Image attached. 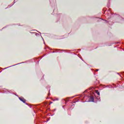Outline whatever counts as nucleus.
<instances>
[{"instance_id":"f257e3e1","label":"nucleus","mask_w":124,"mask_h":124,"mask_svg":"<svg viewBox=\"0 0 124 124\" xmlns=\"http://www.w3.org/2000/svg\"><path fill=\"white\" fill-rule=\"evenodd\" d=\"M87 102H94V97L93 95H91L89 96V100Z\"/></svg>"},{"instance_id":"f03ea898","label":"nucleus","mask_w":124,"mask_h":124,"mask_svg":"<svg viewBox=\"0 0 124 124\" xmlns=\"http://www.w3.org/2000/svg\"><path fill=\"white\" fill-rule=\"evenodd\" d=\"M112 15L113 17H115V18H117V19H123V17H121L120 15L117 14H113Z\"/></svg>"},{"instance_id":"7ed1b4c3","label":"nucleus","mask_w":124,"mask_h":124,"mask_svg":"<svg viewBox=\"0 0 124 124\" xmlns=\"http://www.w3.org/2000/svg\"><path fill=\"white\" fill-rule=\"evenodd\" d=\"M22 63H25V62H22L19 63H17V64H15L14 65H12V66H9L8 67L5 68L3 69V70H4L5 69H7V68H10V67H12V66H15L16 65H18L19 64H22Z\"/></svg>"},{"instance_id":"20e7f679","label":"nucleus","mask_w":124,"mask_h":124,"mask_svg":"<svg viewBox=\"0 0 124 124\" xmlns=\"http://www.w3.org/2000/svg\"><path fill=\"white\" fill-rule=\"evenodd\" d=\"M19 99L20 100V101H22L23 103H26V100L24 99V98H21L19 97Z\"/></svg>"},{"instance_id":"39448f33","label":"nucleus","mask_w":124,"mask_h":124,"mask_svg":"<svg viewBox=\"0 0 124 124\" xmlns=\"http://www.w3.org/2000/svg\"><path fill=\"white\" fill-rule=\"evenodd\" d=\"M96 93H97L98 95H100V93H99V92H98V91H96Z\"/></svg>"},{"instance_id":"423d86ee","label":"nucleus","mask_w":124,"mask_h":124,"mask_svg":"<svg viewBox=\"0 0 124 124\" xmlns=\"http://www.w3.org/2000/svg\"><path fill=\"white\" fill-rule=\"evenodd\" d=\"M52 101H57L59 100V98H56L55 99H52Z\"/></svg>"},{"instance_id":"0eeeda50","label":"nucleus","mask_w":124,"mask_h":124,"mask_svg":"<svg viewBox=\"0 0 124 124\" xmlns=\"http://www.w3.org/2000/svg\"><path fill=\"white\" fill-rule=\"evenodd\" d=\"M15 3H16V1H15V0H14V3L11 5V6H12L14 4H15Z\"/></svg>"},{"instance_id":"6e6552de","label":"nucleus","mask_w":124,"mask_h":124,"mask_svg":"<svg viewBox=\"0 0 124 124\" xmlns=\"http://www.w3.org/2000/svg\"><path fill=\"white\" fill-rule=\"evenodd\" d=\"M35 35H36V36H37V35H39V33H36L35 34Z\"/></svg>"},{"instance_id":"1a4fd4ad","label":"nucleus","mask_w":124,"mask_h":124,"mask_svg":"<svg viewBox=\"0 0 124 124\" xmlns=\"http://www.w3.org/2000/svg\"><path fill=\"white\" fill-rule=\"evenodd\" d=\"M50 94H51L50 93V90H49V93H48V95H50Z\"/></svg>"},{"instance_id":"9d476101","label":"nucleus","mask_w":124,"mask_h":124,"mask_svg":"<svg viewBox=\"0 0 124 124\" xmlns=\"http://www.w3.org/2000/svg\"><path fill=\"white\" fill-rule=\"evenodd\" d=\"M56 109H53V110H52V111H53V112H55V111H56Z\"/></svg>"},{"instance_id":"9b49d317","label":"nucleus","mask_w":124,"mask_h":124,"mask_svg":"<svg viewBox=\"0 0 124 124\" xmlns=\"http://www.w3.org/2000/svg\"><path fill=\"white\" fill-rule=\"evenodd\" d=\"M25 103V104H26V105H29V104H28L27 103Z\"/></svg>"},{"instance_id":"f8f14e48","label":"nucleus","mask_w":124,"mask_h":124,"mask_svg":"<svg viewBox=\"0 0 124 124\" xmlns=\"http://www.w3.org/2000/svg\"><path fill=\"white\" fill-rule=\"evenodd\" d=\"M99 70V69H96L95 71H96V72H97V71H98Z\"/></svg>"},{"instance_id":"ddd939ff","label":"nucleus","mask_w":124,"mask_h":124,"mask_svg":"<svg viewBox=\"0 0 124 124\" xmlns=\"http://www.w3.org/2000/svg\"><path fill=\"white\" fill-rule=\"evenodd\" d=\"M102 20L103 21H107L106 20H105V19H102Z\"/></svg>"},{"instance_id":"4468645a","label":"nucleus","mask_w":124,"mask_h":124,"mask_svg":"<svg viewBox=\"0 0 124 124\" xmlns=\"http://www.w3.org/2000/svg\"><path fill=\"white\" fill-rule=\"evenodd\" d=\"M73 97H74V96H72V97H70V98H73Z\"/></svg>"},{"instance_id":"2eb2a0df","label":"nucleus","mask_w":124,"mask_h":124,"mask_svg":"<svg viewBox=\"0 0 124 124\" xmlns=\"http://www.w3.org/2000/svg\"><path fill=\"white\" fill-rule=\"evenodd\" d=\"M53 103V102H50V104H52Z\"/></svg>"},{"instance_id":"dca6fc26","label":"nucleus","mask_w":124,"mask_h":124,"mask_svg":"<svg viewBox=\"0 0 124 124\" xmlns=\"http://www.w3.org/2000/svg\"><path fill=\"white\" fill-rule=\"evenodd\" d=\"M48 121H49V120H47L46 122V123H47V122H48Z\"/></svg>"},{"instance_id":"f3484780","label":"nucleus","mask_w":124,"mask_h":124,"mask_svg":"<svg viewBox=\"0 0 124 124\" xmlns=\"http://www.w3.org/2000/svg\"><path fill=\"white\" fill-rule=\"evenodd\" d=\"M8 7H11V6L9 5Z\"/></svg>"},{"instance_id":"a211bd4d","label":"nucleus","mask_w":124,"mask_h":124,"mask_svg":"<svg viewBox=\"0 0 124 124\" xmlns=\"http://www.w3.org/2000/svg\"><path fill=\"white\" fill-rule=\"evenodd\" d=\"M107 87H108V85L106 86L105 87V88H107Z\"/></svg>"},{"instance_id":"6ab92c4d","label":"nucleus","mask_w":124,"mask_h":124,"mask_svg":"<svg viewBox=\"0 0 124 124\" xmlns=\"http://www.w3.org/2000/svg\"><path fill=\"white\" fill-rule=\"evenodd\" d=\"M81 60L83 61V62H84V60H83V59L81 58Z\"/></svg>"},{"instance_id":"aec40b11","label":"nucleus","mask_w":124,"mask_h":124,"mask_svg":"<svg viewBox=\"0 0 124 124\" xmlns=\"http://www.w3.org/2000/svg\"><path fill=\"white\" fill-rule=\"evenodd\" d=\"M81 60L83 61V62H84V60H83V59L81 58Z\"/></svg>"},{"instance_id":"412c9836","label":"nucleus","mask_w":124,"mask_h":124,"mask_svg":"<svg viewBox=\"0 0 124 124\" xmlns=\"http://www.w3.org/2000/svg\"><path fill=\"white\" fill-rule=\"evenodd\" d=\"M74 103H76V102H74Z\"/></svg>"},{"instance_id":"4be33fe9","label":"nucleus","mask_w":124,"mask_h":124,"mask_svg":"<svg viewBox=\"0 0 124 124\" xmlns=\"http://www.w3.org/2000/svg\"><path fill=\"white\" fill-rule=\"evenodd\" d=\"M54 115H55L54 114H52V116H54Z\"/></svg>"},{"instance_id":"5701e85b","label":"nucleus","mask_w":124,"mask_h":124,"mask_svg":"<svg viewBox=\"0 0 124 124\" xmlns=\"http://www.w3.org/2000/svg\"><path fill=\"white\" fill-rule=\"evenodd\" d=\"M67 101L69 102V100H68Z\"/></svg>"},{"instance_id":"b1692460","label":"nucleus","mask_w":124,"mask_h":124,"mask_svg":"<svg viewBox=\"0 0 124 124\" xmlns=\"http://www.w3.org/2000/svg\"><path fill=\"white\" fill-rule=\"evenodd\" d=\"M118 75H119V76H121L120 74H118Z\"/></svg>"},{"instance_id":"393cba45","label":"nucleus","mask_w":124,"mask_h":124,"mask_svg":"<svg viewBox=\"0 0 124 124\" xmlns=\"http://www.w3.org/2000/svg\"><path fill=\"white\" fill-rule=\"evenodd\" d=\"M118 75H119V76H121L120 74H118Z\"/></svg>"},{"instance_id":"a878e982","label":"nucleus","mask_w":124,"mask_h":124,"mask_svg":"<svg viewBox=\"0 0 124 124\" xmlns=\"http://www.w3.org/2000/svg\"><path fill=\"white\" fill-rule=\"evenodd\" d=\"M53 53H55V51H53Z\"/></svg>"},{"instance_id":"bb28decb","label":"nucleus","mask_w":124,"mask_h":124,"mask_svg":"<svg viewBox=\"0 0 124 124\" xmlns=\"http://www.w3.org/2000/svg\"><path fill=\"white\" fill-rule=\"evenodd\" d=\"M65 104H66V102L65 103Z\"/></svg>"},{"instance_id":"cd10ccee","label":"nucleus","mask_w":124,"mask_h":124,"mask_svg":"<svg viewBox=\"0 0 124 124\" xmlns=\"http://www.w3.org/2000/svg\"><path fill=\"white\" fill-rule=\"evenodd\" d=\"M16 96H18V95H16Z\"/></svg>"},{"instance_id":"c85d7f7f","label":"nucleus","mask_w":124,"mask_h":124,"mask_svg":"<svg viewBox=\"0 0 124 124\" xmlns=\"http://www.w3.org/2000/svg\"><path fill=\"white\" fill-rule=\"evenodd\" d=\"M30 108H31V106L30 107Z\"/></svg>"},{"instance_id":"c756f323","label":"nucleus","mask_w":124,"mask_h":124,"mask_svg":"<svg viewBox=\"0 0 124 124\" xmlns=\"http://www.w3.org/2000/svg\"><path fill=\"white\" fill-rule=\"evenodd\" d=\"M4 29V28H3L2 29Z\"/></svg>"}]
</instances>
